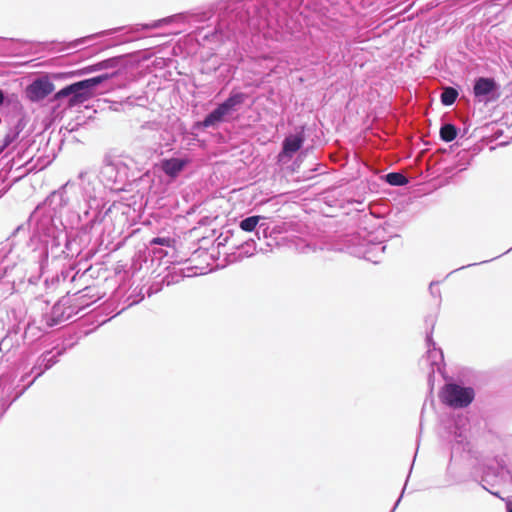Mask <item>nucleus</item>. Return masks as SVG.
Segmentation results:
<instances>
[{
	"label": "nucleus",
	"mask_w": 512,
	"mask_h": 512,
	"mask_svg": "<svg viewBox=\"0 0 512 512\" xmlns=\"http://www.w3.org/2000/svg\"><path fill=\"white\" fill-rule=\"evenodd\" d=\"M458 97V92L455 88L446 87L441 94V102L446 106L452 105Z\"/></svg>",
	"instance_id": "11"
},
{
	"label": "nucleus",
	"mask_w": 512,
	"mask_h": 512,
	"mask_svg": "<svg viewBox=\"0 0 512 512\" xmlns=\"http://www.w3.org/2000/svg\"><path fill=\"white\" fill-rule=\"evenodd\" d=\"M108 78L109 75L104 74L93 78L85 79L79 82H75L59 90L54 95V98L56 100H59L64 97L70 96L68 100V106L75 107L91 99L94 96L93 89L97 85L107 80Z\"/></svg>",
	"instance_id": "1"
},
{
	"label": "nucleus",
	"mask_w": 512,
	"mask_h": 512,
	"mask_svg": "<svg viewBox=\"0 0 512 512\" xmlns=\"http://www.w3.org/2000/svg\"><path fill=\"white\" fill-rule=\"evenodd\" d=\"M228 114L229 113L221 105H218L216 109H214L205 117L202 124L204 127L215 126L216 124L222 122L224 117Z\"/></svg>",
	"instance_id": "7"
},
{
	"label": "nucleus",
	"mask_w": 512,
	"mask_h": 512,
	"mask_svg": "<svg viewBox=\"0 0 512 512\" xmlns=\"http://www.w3.org/2000/svg\"><path fill=\"white\" fill-rule=\"evenodd\" d=\"M152 245H161L166 247H172L175 243L174 239L169 237H155L150 242Z\"/></svg>",
	"instance_id": "14"
},
{
	"label": "nucleus",
	"mask_w": 512,
	"mask_h": 512,
	"mask_svg": "<svg viewBox=\"0 0 512 512\" xmlns=\"http://www.w3.org/2000/svg\"><path fill=\"white\" fill-rule=\"evenodd\" d=\"M260 220V216H250L240 222V228L245 232H252L255 230Z\"/></svg>",
	"instance_id": "12"
},
{
	"label": "nucleus",
	"mask_w": 512,
	"mask_h": 512,
	"mask_svg": "<svg viewBox=\"0 0 512 512\" xmlns=\"http://www.w3.org/2000/svg\"><path fill=\"white\" fill-rule=\"evenodd\" d=\"M507 508L508 512H512V503H508Z\"/></svg>",
	"instance_id": "16"
},
{
	"label": "nucleus",
	"mask_w": 512,
	"mask_h": 512,
	"mask_svg": "<svg viewBox=\"0 0 512 512\" xmlns=\"http://www.w3.org/2000/svg\"><path fill=\"white\" fill-rule=\"evenodd\" d=\"M386 181L393 186H402L408 183V179L403 174L398 172L387 174Z\"/></svg>",
	"instance_id": "13"
},
{
	"label": "nucleus",
	"mask_w": 512,
	"mask_h": 512,
	"mask_svg": "<svg viewBox=\"0 0 512 512\" xmlns=\"http://www.w3.org/2000/svg\"><path fill=\"white\" fill-rule=\"evenodd\" d=\"M228 114L229 113L221 105H218L216 109H214L205 117L202 124L204 127L215 126L216 124L222 122L224 117Z\"/></svg>",
	"instance_id": "8"
},
{
	"label": "nucleus",
	"mask_w": 512,
	"mask_h": 512,
	"mask_svg": "<svg viewBox=\"0 0 512 512\" xmlns=\"http://www.w3.org/2000/svg\"><path fill=\"white\" fill-rule=\"evenodd\" d=\"M458 130L453 124H444L440 128V138L445 142H451L457 137Z\"/></svg>",
	"instance_id": "10"
},
{
	"label": "nucleus",
	"mask_w": 512,
	"mask_h": 512,
	"mask_svg": "<svg viewBox=\"0 0 512 512\" xmlns=\"http://www.w3.org/2000/svg\"><path fill=\"white\" fill-rule=\"evenodd\" d=\"M246 95L238 92L231 94L223 103L220 105L228 112L231 113L236 109L237 106L244 103Z\"/></svg>",
	"instance_id": "9"
},
{
	"label": "nucleus",
	"mask_w": 512,
	"mask_h": 512,
	"mask_svg": "<svg viewBox=\"0 0 512 512\" xmlns=\"http://www.w3.org/2000/svg\"><path fill=\"white\" fill-rule=\"evenodd\" d=\"M5 96L3 91L0 89V106L4 103Z\"/></svg>",
	"instance_id": "15"
},
{
	"label": "nucleus",
	"mask_w": 512,
	"mask_h": 512,
	"mask_svg": "<svg viewBox=\"0 0 512 512\" xmlns=\"http://www.w3.org/2000/svg\"><path fill=\"white\" fill-rule=\"evenodd\" d=\"M304 142L302 135H291L284 139L282 151L278 155V160L283 161L285 158L290 160L293 155L300 150Z\"/></svg>",
	"instance_id": "5"
},
{
	"label": "nucleus",
	"mask_w": 512,
	"mask_h": 512,
	"mask_svg": "<svg viewBox=\"0 0 512 512\" xmlns=\"http://www.w3.org/2000/svg\"><path fill=\"white\" fill-rule=\"evenodd\" d=\"M475 398L474 389L471 387H463L455 383L445 384L440 392V401L454 409L468 407Z\"/></svg>",
	"instance_id": "2"
},
{
	"label": "nucleus",
	"mask_w": 512,
	"mask_h": 512,
	"mask_svg": "<svg viewBox=\"0 0 512 512\" xmlns=\"http://www.w3.org/2000/svg\"><path fill=\"white\" fill-rule=\"evenodd\" d=\"M498 89L499 85L494 78L479 77L475 80L473 86V94L480 101L485 99L487 102L499 98Z\"/></svg>",
	"instance_id": "3"
},
{
	"label": "nucleus",
	"mask_w": 512,
	"mask_h": 512,
	"mask_svg": "<svg viewBox=\"0 0 512 512\" xmlns=\"http://www.w3.org/2000/svg\"><path fill=\"white\" fill-rule=\"evenodd\" d=\"M54 91V84L47 78H39L26 88L27 97L33 101H40Z\"/></svg>",
	"instance_id": "4"
},
{
	"label": "nucleus",
	"mask_w": 512,
	"mask_h": 512,
	"mask_svg": "<svg viewBox=\"0 0 512 512\" xmlns=\"http://www.w3.org/2000/svg\"><path fill=\"white\" fill-rule=\"evenodd\" d=\"M186 161L178 158L165 159L161 168L170 177H176L185 167Z\"/></svg>",
	"instance_id": "6"
}]
</instances>
